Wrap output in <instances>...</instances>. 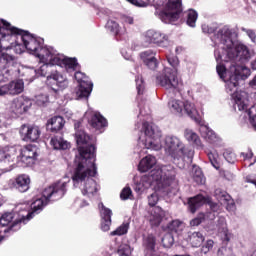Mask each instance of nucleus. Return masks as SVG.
Instances as JSON below:
<instances>
[{
    "label": "nucleus",
    "instance_id": "obj_21",
    "mask_svg": "<svg viewBox=\"0 0 256 256\" xmlns=\"http://www.w3.org/2000/svg\"><path fill=\"white\" fill-rule=\"evenodd\" d=\"M156 55L157 52L146 50L140 53V59L148 69H157L159 62H157Z\"/></svg>",
    "mask_w": 256,
    "mask_h": 256
},
{
    "label": "nucleus",
    "instance_id": "obj_1",
    "mask_svg": "<svg viewBox=\"0 0 256 256\" xmlns=\"http://www.w3.org/2000/svg\"><path fill=\"white\" fill-rule=\"evenodd\" d=\"M237 33L229 26L221 27L212 36L214 43V57L216 59V71L224 81L226 93L234 101V109L247 111L249 107V94L239 91V82L249 79L251 69L237 63H247L253 57V52L243 43L235 42Z\"/></svg>",
    "mask_w": 256,
    "mask_h": 256
},
{
    "label": "nucleus",
    "instance_id": "obj_22",
    "mask_svg": "<svg viewBox=\"0 0 256 256\" xmlns=\"http://www.w3.org/2000/svg\"><path fill=\"white\" fill-rule=\"evenodd\" d=\"M183 115H187V117H190L193 121H201L199 110H197V106L195 103L191 102V100H184Z\"/></svg>",
    "mask_w": 256,
    "mask_h": 256
},
{
    "label": "nucleus",
    "instance_id": "obj_50",
    "mask_svg": "<svg viewBox=\"0 0 256 256\" xmlns=\"http://www.w3.org/2000/svg\"><path fill=\"white\" fill-rule=\"evenodd\" d=\"M167 61L172 66L171 69H177L179 67V58L177 56H167Z\"/></svg>",
    "mask_w": 256,
    "mask_h": 256
},
{
    "label": "nucleus",
    "instance_id": "obj_52",
    "mask_svg": "<svg viewBox=\"0 0 256 256\" xmlns=\"http://www.w3.org/2000/svg\"><path fill=\"white\" fill-rule=\"evenodd\" d=\"M132 193L133 192L131 191V188L126 187L122 190L120 197H121V199H123L125 201V200L129 199V197H131Z\"/></svg>",
    "mask_w": 256,
    "mask_h": 256
},
{
    "label": "nucleus",
    "instance_id": "obj_31",
    "mask_svg": "<svg viewBox=\"0 0 256 256\" xmlns=\"http://www.w3.org/2000/svg\"><path fill=\"white\" fill-rule=\"evenodd\" d=\"M205 241V236L201 232H192L188 235V242L192 247H201Z\"/></svg>",
    "mask_w": 256,
    "mask_h": 256
},
{
    "label": "nucleus",
    "instance_id": "obj_7",
    "mask_svg": "<svg viewBox=\"0 0 256 256\" xmlns=\"http://www.w3.org/2000/svg\"><path fill=\"white\" fill-rule=\"evenodd\" d=\"M80 156L74 160V171L72 174V181L74 187H79L82 195L85 197H95L99 191V185L93 180L97 175V165H95V158L93 153H90L87 159L83 158V151Z\"/></svg>",
    "mask_w": 256,
    "mask_h": 256
},
{
    "label": "nucleus",
    "instance_id": "obj_42",
    "mask_svg": "<svg viewBox=\"0 0 256 256\" xmlns=\"http://www.w3.org/2000/svg\"><path fill=\"white\" fill-rule=\"evenodd\" d=\"M106 28L110 33H113L114 35H117L119 33V24L114 20H109L106 24Z\"/></svg>",
    "mask_w": 256,
    "mask_h": 256
},
{
    "label": "nucleus",
    "instance_id": "obj_58",
    "mask_svg": "<svg viewBox=\"0 0 256 256\" xmlns=\"http://www.w3.org/2000/svg\"><path fill=\"white\" fill-rule=\"evenodd\" d=\"M223 175H224L225 179H227L228 181L233 180V177H234V176H233V174H232L231 172H229V171H224Z\"/></svg>",
    "mask_w": 256,
    "mask_h": 256
},
{
    "label": "nucleus",
    "instance_id": "obj_63",
    "mask_svg": "<svg viewBox=\"0 0 256 256\" xmlns=\"http://www.w3.org/2000/svg\"><path fill=\"white\" fill-rule=\"evenodd\" d=\"M251 256H256V250L252 253Z\"/></svg>",
    "mask_w": 256,
    "mask_h": 256
},
{
    "label": "nucleus",
    "instance_id": "obj_6",
    "mask_svg": "<svg viewBox=\"0 0 256 256\" xmlns=\"http://www.w3.org/2000/svg\"><path fill=\"white\" fill-rule=\"evenodd\" d=\"M25 35L32 34L12 26L5 20H0V83L9 81L11 73L17 71V58L11 54V51L21 55L16 49L18 45H25V42L20 38Z\"/></svg>",
    "mask_w": 256,
    "mask_h": 256
},
{
    "label": "nucleus",
    "instance_id": "obj_25",
    "mask_svg": "<svg viewBox=\"0 0 256 256\" xmlns=\"http://www.w3.org/2000/svg\"><path fill=\"white\" fill-rule=\"evenodd\" d=\"M31 185V179L28 175L22 174L16 178V182L14 184L17 191L20 193H26V191H29Z\"/></svg>",
    "mask_w": 256,
    "mask_h": 256
},
{
    "label": "nucleus",
    "instance_id": "obj_4",
    "mask_svg": "<svg viewBox=\"0 0 256 256\" xmlns=\"http://www.w3.org/2000/svg\"><path fill=\"white\" fill-rule=\"evenodd\" d=\"M71 179L64 177L56 183L46 187L40 196H37L31 204V211L29 206L20 205L14 212L5 213L0 218V225L2 227H9L11 231H19L21 225H27L31 219L38 213L43 211L46 205H49L50 201H59L67 192V183Z\"/></svg>",
    "mask_w": 256,
    "mask_h": 256
},
{
    "label": "nucleus",
    "instance_id": "obj_46",
    "mask_svg": "<svg viewBox=\"0 0 256 256\" xmlns=\"http://www.w3.org/2000/svg\"><path fill=\"white\" fill-rule=\"evenodd\" d=\"M130 3L136 7H147V5L155 3V0H130Z\"/></svg>",
    "mask_w": 256,
    "mask_h": 256
},
{
    "label": "nucleus",
    "instance_id": "obj_54",
    "mask_svg": "<svg viewBox=\"0 0 256 256\" xmlns=\"http://www.w3.org/2000/svg\"><path fill=\"white\" fill-rule=\"evenodd\" d=\"M101 229L103 231H109V229H111V219H102Z\"/></svg>",
    "mask_w": 256,
    "mask_h": 256
},
{
    "label": "nucleus",
    "instance_id": "obj_32",
    "mask_svg": "<svg viewBox=\"0 0 256 256\" xmlns=\"http://www.w3.org/2000/svg\"><path fill=\"white\" fill-rule=\"evenodd\" d=\"M144 246L146 247V255L149 256H157V254H155V236L153 235H148L145 239H144Z\"/></svg>",
    "mask_w": 256,
    "mask_h": 256
},
{
    "label": "nucleus",
    "instance_id": "obj_48",
    "mask_svg": "<svg viewBox=\"0 0 256 256\" xmlns=\"http://www.w3.org/2000/svg\"><path fill=\"white\" fill-rule=\"evenodd\" d=\"M215 245V242L213 240H207L206 243L203 244L201 248V253L204 255H207L211 249H213V246Z\"/></svg>",
    "mask_w": 256,
    "mask_h": 256
},
{
    "label": "nucleus",
    "instance_id": "obj_3",
    "mask_svg": "<svg viewBox=\"0 0 256 256\" xmlns=\"http://www.w3.org/2000/svg\"><path fill=\"white\" fill-rule=\"evenodd\" d=\"M161 130L153 123L143 122L136 153H147V149L152 151H161L164 147L166 155H169L180 169L185 167V159H193L195 151L189 149L182 140L175 135L165 136L163 142Z\"/></svg>",
    "mask_w": 256,
    "mask_h": 256
},
{
    "label": "nucleus",
    "instance_id": "obj_24",
    "mask_svg": "<svg viewBox=\"0 0 256 256\" xmlns=\"http://www.w3.org/2000/svg\"><path fill=\"white\" fill-rule=\"evenodd\" d=\"M157 165V158L153 155H147L144 158H142L138 165V171L141 173H146V171H149L150 169H153Z\"/></svg>",
    "mask_w": 256,
    "mask_h": 256
},
{
    "label": "nucleus",
    "instance_id": "obj_20",
    "mask_svg": "<svg viewBox=\"0 0 256 256\" xmlns=\"http://www.w3.org/2000/svg\"><path fill=\"white\" fill-rule=\"evenodd\" d=\"M214 196L216 197L217 201H219L220 205L226 206V209L229 211V213H235V201L233 198H231V195L221 189H216Z\"/></svg>",
    "mask_w": 256,
    "mask_h": 256
},
{
    "label": "nucleus",
    "instance_id": "obj_10",
    "mask_svg": "<svg viewBox=\"0 0 256 256\" xmlns=\"http://www.w3.org/2000/svg\"><path fill=\"white\" fill-rule=\"evenodd\" d=\"M156 83L167 90L183 87V81L178 76V70L169 67H164L162 72L156 76Z\"/></svg>",
    "mask_w": 256,
    "mask_h": 256
},
{
    "label": "nucleus",
    "instance_id": "obj_51",
    "mask_svg": "<svg viewBox=\"0 0 256 256\" xmlns=\"http://www.w3.org/2000/svg\"><path fill=\"white\" fill-rule=\"evenodd\" d=\"M215 29H217V26L215 25H207V24L202 25L203 33H208V34L215 33Z\"/></svg>",
    "mask_w": 256,
    "mask_h": 256
},
{
    "label": "nucleus",
    "instance_id": "obj_47",
    "mask_svg": "<svg viewBox=\"0 0 256 256\" xmlns=\"http://www.w3.org/2000/svg\"><path fill=\"white\" fill-rule=\"evenodd\" d=\"M135 81L138 95H143V91H145V83L143 82V78L141 76H137Z\"/></svg>",
    "mask_w": 256,
    "mask_h": 256
},
{
    "label": "nucleus",
    "instance_id": "obj_37",
    "mask_svg": "<svg viewBox=\"0 0 256 256\" xmlns=\"http://www.w3.org/2000/svg\"><path fill=\"white\" fill-rule=\"evenodd\" d=\"M22 75L26 77V81H35V77L37 76V69L34 68H23Z\"/></svg>",
    "mask_w": 256,
    "mask_h": 256
},
{
    "label": "nucleus",
    "instance_id": "obj_49",
    "mask_svg": "<svg viewBox=\"0 0 256 256\" xmlns=\"http://www.w3.org/2000/svg\"><path fill=\"white\" fill-rule=\"evenodd\" d=\"M203 221H205V214H199L196 218L190 221V225L191 227H198Z\"/></svg>",
    "mask_w": 256,
    "mask_h": 256
},
{
    "label": "nucleus",
    "instance_id": "obj_36",
    "mask_svg": "<svg viewBox=\"0 0 256 256\" xmlns=\"http://www.w3.org/2000/svg\"><path fill=\"white\" fill-rule=\"evenodd\" d=\"M208 159L214 169H219V167H221V158H219V154L217 152H209Z\"/></svg>",
    "mask_w": 256,
    "mask_h": 256
},
{
    "label": "nucleus",
    "instance_id": "obj_44",
    "mask_svg": "<svg viewBox=\"0 0 256 256\" xmlns=\"http://www.w3.org/2000/svg\"><path fill=\"white\" fill-rule=\"evenodd\" d=\"M248 115L253 129L256 131V105L248 110Z\"/></svg>",
    "mask_w": 256,
    "mask_h": 256
},
{
    "label": "nucleus",
    "instance_id": "obj_33",
    "mask_svg": "<svg viewBox=\"0 0 256 256\" xmlns=\"http://www.w3.org/2000/svg\"><path fill=\"white\" fill-rule=\"evenodd\" d=\"M191 176L197 185H203V183H205V176L203 175V171H201L199 166H193Z\"/></svg>",
    "mask_w": 256,
    "mask_h": 256
},
{
    "label": "nucleus",
    "instance_id": "obj_55",
    "mask_svg": "<svg viewBox=\"0 0 256 256\" xmlns=\"http://www.w3.org/2000/svg\"><path fill=\"white\" fill-rule=\"evenodd\" d=\"M121 53L124 59H126L127 61H131L132 59L131 51L127 52V50H122Z\"/></svg>",
    "mask_w": 256,
    "mask_h": 256
},
{
    "label": "nucleus",
    "instance_id": "obj_11",
    "mask_svg": "<svg viewBox=\"0 0 256 256\" xmlns=\"http://www.w3.org/2000/svg\"><path fill=\"white\" fill-rule=\"evenodd\" d=\"M181 11H183L181 0H168L165 7L156 8V14L163 23H175L179 19Z\"/></svg>",
    "mask_w": 256,
    "mask_h": 256
},
{
    "label": "nucleus",
    "instance_id": "obj_17",
    "mask_svg": "<svg viewBox=\"0 0 256 256\" xmlns=\"http://www.w3.org/2000/svg\"><path fill=\"white\" fill-rule=\"evenodd\" d=\"M144 47H149L151 43H154V45H160L163 46V43H167L169 41V38L167 35L161 33L157 30H148L144 34Z\"/></svg>",
    "mask_w": 256,
    "mask_h": 256
},
{
    "label": "nucleus",
    "instance_id": "obj_60",
    "mask_svg": "<svg viewBox=\"0 0 256 256\" xmlns=\"http://www.w3.org/2000/svg\"><path fill=\"white\" fill-rule=\"evenodd\" d=\"M251 68L256 71V59L251 62Z\"/></svg>",
    "mask_w": 256,
    "mask_h": 256
},
{
    "label": "nucleus",
    "instance_id": "obj_38",
    "mask_svg": "<svg viewBox=\"0 0 256 256\" xmlns=\"http://www.w3.org/2000/svg\"><path fill=\"white\" fill-rule=\"evenodd\" d=\"M199 17V14H197V11L195 10H189L187 14V25L189 27H195V23H197V19Z\"/></svg>",
    "mask_w": 256,
    "mask_h": 256
},
{
    "label": "nucleus",
    "instance_id": "obj_28",
    "mask_svg": "<svg viewBox=\"0 0 256 256\" xmlns=\"http://www.w3.org/2000/svg\"><path fill=\"white\" fill-rule=\"evenodd\" d=\"M65 126V120L61 116H54L47 122V127L52 131V133H55L56 131H61L63 127Z\"/></svg>",
    "mask_w": 256,
    "mask_h": 256
},
{
    "label": "nucleus",
    "instance_id": "obj_39",
    "mask_svg": "<svg viewBox=\"0 0 256 256\" xmlns=\"http://www.w3.org/2000/svg\"><path fill=\"white\" fill-rule=\"evenodd\" d=\"M223 157L227 163H235L237 161V155L233 152V149L227 148L223 152Z\"/></svg>",
    "mask_w": 256,
    "mask_h": 256
},
{
    "label": "nucleus",
    "instance_id": "obj_57",
    "mask_svg": "<svg viewBox=\"0 0 256 256\" xmlns=\"http://www.w3.org/2000/svg\"><path fill=\"white\" fill-rule=\"evenodd\" d=\"M123 23H125L126 25H133V17L124 16L123 17Z\"/></svg>",
    "mask_w": 256,
    "mask_h": 256
},
{
    "label": "nucleus",
    "instance_id": "obj_19",
    "mask_svg": "<svg viewBox=\"0 0 256 256\" xmlns=\"http://www.w3.org/2000/svg\"><path fill=\"white\" fill-rule=\"evenodd\" d=\"M25 90V82L23 80H14L9 84L0 86V97L3 95H19L22 91Z\"/></svg>",
    "mask_w": 256,
    "mask_h": 256
},
{
    "label": "nucleus",
    "instance_id": "obj_2",
    "mask_svg": "<svg viewBox=\"0 0 256 256\" xmlns=\"http://www.w3.org/2000/svg\"><path fill=\"white\" fill-rule=\"evenodd\" d=\"M176 175L175 168L168 165L156 168L146 175L134 177V191L136 193H143L147 189H153L155 191L148 196V205L152 208L148 210V214L146 215L152 227H159L161 221H163V217H165V211L155 205L159 203V194L169 195L171 193V186L175 185L173 181H175Z\"/></svg>",
    "mask_w": 256,
    "mask_h": 256
},
{
    "label": "nucleus",
    "instance_id": "obj_59",
    "mask_svg": "<svg viewBox=\"0 0 256 256\" xmlns=\"http://www.w3.org/2000/svg\"><path fill=\"white\" fill-rule=\"evenodd\" d=\"M76 205H80V207H87V205H89V203L85 200H83V201L77 200Z\"/></svg>",
    "mask_w": 256,
    "mask_h": 256
},
{
    "label": "nucleus",
    "instance_id": "obj_41",
    "mask_svg": "<svg viewBox=\"0 0 256 256\" xmlns=\"http://www.w3.org/2000/svg\"><path fill=\"white\" fill-rule=\"evenodd\" d=\"M173 243H175V239L173 238V234L167 233L163 238H162V245L163 247H166L169 249V247H173Z\"/></svg>",
    "mask_w": 256,
    "mask_h": 256
},
{
    "label": "nucleus",
    "instance_id": "obj_30",
    "mask_svg": "<svg viewBox=\"0 0 256 256\" xmlns=\"http://www.w3.org/2000/svg\"><path fill=\"white\" fill-rule=\"evenodd\" d=\"M50 145L56 151H61V150L69 149V142L65 141L60 136L52 137L51 140H50Z\"/></svg>",
    "mask_w": 256,
    "mask_h": 256
},
{
    "label": "nucleus",
    "instance_id": "obj_15",
    "mask_svg": "<svg viewBox=\"0 0 256 256\" xmlns=\"http://www.w3.org/2000/svg\"><path fill=\"white\" fill-rule=\"evenodd\" d=\"M20 135L23 141H30L35 143L39 141V138L41 137V128L35 125L24 124L20 127Z\"/></svg>",
    "mask_w": 256,
    "mask_h": 256
},
{
    "label": "nucleus",
    "instance_id": "obj_34",
    "mask_svg": "<svg viewBox=\"0 0 256 256\" xmlns=\"http://www.w3.org/2000/svg\"><path fill=\"white\" fill-rule=\"evenodd\" d=\"M168 230L170 233H181L183 229H185V223H183L181 220H173L170 223H168Z\"/></svg>",
    "mask_w": 256,
    "mask_h": 256
},
{
    "label": "nucleus",
    "instance_id": "obj_9",
    "mask_svg": "<svg viewBox=\"0 0 256 256\" xmlns=\"http://www.w3.org/2000/svg\"><path fill=\"white\" fill-rule=\"evenodd\" d=\"M76 134L75 139L76 143L78 145V154L76 155L74 161L77 159V157H81V151H82V157L83 159H86L87 163H89V155L91 153L94 156V162H95V140L91 138V136L87 135L85 131L78 130L79 127H81V123H75L74 125Z\"/></svg>",
    "mask_w": 256,
    "mask_h": 256
},
{
    "label": "nucleus",
    "instance_id": "obj_61",
    "mask_svg": "<svg viewBox=\"0 0 256 256\" xmlns=\"http://www.w3.org/2000/svg\"><path fill=\"white\" fill-rule=\"evenodd\" d=\"M140 116H145V110H143V108H140Z\"/></svg>",
    "mask_w": 256,
    "mask_h": 256
},
{
    "label": "nucleus",
    "instance_id": "obj_18",
    "mask_svg": "<svg viewBox=\"0 0 256 256\" xmlns=\"http://www.w3.org/2000/svg\"><path fill=\"white\" fill-rule=\"evenodd\" d=\"M48 83H53L54 85L51 86L52 90L55 91V93L59 91H64V89H67L69 87V80L67 77L63 76L59 72H55L47 76Z\"/></svg>",
    "mask_w": 256,
    "mask_h": 256
},
{
    "label": "nucleus",
    "instance_id": "obj_12",
    "mask_svg": "<svg viewBox=\"0 0 256 256\" xmlns=\"http://www.w3.org/2000/svg\"><path fill=\"white\" fill-rule=\"evenodd\" d=\"M74 78L79 84L74 92L76 99H89V96L93 91V82H91L89 77L80 71L75 72Z\"/></svg>",
    "mask_w": 256,
    "mask_h": 256
},
{
    "label": "nucleus",
    "instance_id": "obj_27",
    "mask_svg": "<svg viewBox=\"0 0 256 256\" xmlns=\"http://www.w3.org/2000/svg\"><path fill=\"white\" fill-rule=\"evenodd\" d=\"M185 100L172 99L168 102L169 111L173 113V115H178L179 117H183V106Z\"/></svg>",
    "mask_w": 256,
    "mask_h": 256
},
{
    "label": "nucleus",
    "instance_id": "obj_5",
    "mask_svg": "<svg viewBox=\"0 0 256 256\" xmlns=\"http://www.w3.org/2000/svg\"><path fill=\"white\" fill-rule=\"evenodd\" d=\"M24 45L16 46V53H25L27 51L30 55H34L43 63L37 71V77H46L49 71L55 65L66 69L67 73H73L79 69V63L75 58H67L63 54H59L55 48L43 45L44 40L33 35L19 36Z\"/></svg>",
    "mask_w": 256,
    "mask_h": 256
},
{
    "label": "nucleus",
    "instance_id": "obj_14",
    "mask_svg": "<svg viewBox=\"0 0 256 256\" xmlns=\"http://www.w3.org/2000/svg\"><path fill=\"white\" fill-rule=\"evenodd\" d=\"M205 203H208V205H209L211 211H213V213H217V211H219V209H221V205L211 202V200H209V198H206L203 195H197L193 198H189L188 207H189V210L191 211V213H195V211H197L198 208L201 207L202 205H205Z\"/></svg>",
    "mask_w": 256,
    "mask_h": 256
},
{
    "label": "nucleus",
    "instance_id": "obj_13",
    "mask_svg": "<svg viewBox=\"0 0 256 256\" xmlns=\"http://www.w3.org/2000/svg\"><path fill=\"white\" fill-rule=\"evenodd\" d=\"M31 107H33V101L28 97L20 96L10 102L8 111L12 117H21V115L28 113Z\"/></svg>",
    "mask_w": 256,
    "mask_h": 256
},
{
    "label": "nucleus",
    "instance_id": "obj_26",
    "mask_svg": "<svg viewBox=\"0 0 256 256\" xmlns=\"http://www.w3.org/2000/svg\"><path fill=\"white\" fill-rule=\"evenodd\" d=\"M184 138L188 143H192V145H195L197 149H203V142H201V138H199V135L195 133V131L191 129H186L184 131Z\"/></svg>",
    "mask_w": 256,
    "mask_h": 256
},
{
    "label": "nucleus",
    "instance_id": "obj_64",
    "mask_svg": "<svg viewBox=\"0 0 256 256\" xmlns=\"http://www.w3.org/2000/svg\"><path fill=\"white\" fill-rule=\"evenodd\" d=\"M0 241H3V236L0 234Z\"/></svg>",
    "mask_w": 256,
    "mask_h": 256
},
{
    "label": "nucleus",
    "instance_id": "obj_35",
    "mask_svg": "<svg viewBox=\"0 0 256 256\" xmlns=\"http://www.w3.org/2000/svg\"><path fill=\"white\" fill-rule=\"evenodd\" d=\"M128 231H129V222H124L119 227H117L114 231L110 232V235L112 237H115V236L121 237V235H127Z\"/></svg>",
    "mask_w": 256,
    "mask_h": 256
},
{
    "label": "nucleus",
    "instance_id": "obj_40",
    "mask_svg": "<svg viewBox=\"0 0 256 256\" xmlns=\"http://www.w3.org/2000/svg\"><path fill=\"white\" fill-rule=\"evenodd\" d=\"M99 209H100V215L102 217V219H111L112 215H113V211H111V209L105 207V205L103 203H100L98 205Z\"/></svg>",
    "mask_w": 256,
    "mask_h": 256
},
{
    "label": "nucleus",
    "instance_id": "obj_16",
    "mask_svg": "<svg viewBox=\"0 0 256 256\" xmlns=\"http://www.w3.org/2000/svg\"><path fill=\"white\" fill-rule=\"evenodd\" d=\"M84 118L88 120V123L94 129H103V127H107V119H105L101 113L93 111L91 108L86 111Z\"/></svg>",
    "mask_w": 256,
    "mask_h": 256
},
{
    "label": "nucleus",
    "instance_id": "obj_29",
    "mask_svg": "<svg viewBox=\"0 0 256 256\" xmlns=\"http://www.w3.org/2000/svg\"><path fill=\"white\" fill-rule=\"evenodd\" d=\"M217 227L218 231L223 235V241L229 243V241H231V234L229 233V229H227V220L225 217L220 216L218 218Z\"/></svg>",
    "mask_w": 256,
    "mask_h": 256
},
{
    "label": "nucleus",
    "instance_id": "obj_8",
    "mask_svg": "<svg viewBox=\"0 0 256 256\" xmlns=\"http://www.w3.org/2000/svg\"><path fill=\"white\" fill-rule=\"evenodd\" d=\"M16 159L18 167H31L37 159V147L28 145L20 149L17 155V148L5 147L0 149V161L3 163H13Z\"/></svg>",
    "mask_w": 256,
    "mask_h": 256
},
{
    "label": "nucleus",
    "instance_id": "obj_53",
    "mask_svg": "<svg viewBox=\"0 0 256 256\" xmlns=\"http://www.w3.org/2000/svg\"><path fill=\"white\" fill-rule=\"evenodd\" d=\"M241 31H243L244 33H246V35L249 37V39H251V41L253 43H255V39H256V34L255 31L251 30V29H247V28H241Z\"/></svg>",
    "mask_w": 256,
    "mask_h": 256
},
{
    "label": "nucleus",
    "instance_id": "obj_62",
    "mask_svg": "<svg viewBox=\"0 0 256 256\" xmlns=\"http://www.w3.org/2000/svg\"><path fill=\"white\" fill-rule=\"evenodd\" d=\"M223 249H224V248H220V249L218 250V255H223Z\"/></svg>",
    "mask_w": 256,
    "mask_h": 256
},
{
    "label": "nucleus",
    "instance_id": "obj_23",
    "mask_svg": "<svg viewBox=\"0 0 256 256\" xmlns=\"http://www.w3.org/2000/svg\"><path fill=\"white\" fill-rule=\"evenodd\" d=\"M200 135L208 141V143H212L213 145H217V143H221V138L215 134V132L209 128L207 125H200L199 128Z\"/></svg>",
    "mask_w": 256,
    "mask_h": 256
},
{
    "label": "nucleus",
    "instance_id": "obj_56",
    "mask_svg": "<svg viewBox=\"0 0 256 256\" xmlns=\"http://www.w3.org/2000/svg\"><path fill=\"white\" fill-rule=\"evenodd\" d=\"M241 156L244 157V159L247 161L249 159H253V152L252 151H248V152H242Z\"/></svg>",
    "mask_w": 256,
    "mask_h": 256
},
{
    "label": "nucleus",
    "instance_id": "obj_43",
    "mask_svg": "<svg viewBox=\"0 0 256 256\" xmlns=\"http://www.w3.org/2000/svg\"><path fill=\"white\" fill-rule=\"evenodd\" d=\"M131 253H132L131 246L127 244H122L118 248L119 256H131Z\"/></svg>",
    "mask_w": 256,
    "mask_h": 256
},
{
    "label": "nucleus",
    "instance_id": "obj_45",
    "mask_svg": "<svg viewBox=\"0 0 256 256\" xmlns=\"http://www.w3.org/2000/svg\"><path fill=\"white\" fill-rule=\"evenodd\" d=\"M35 101L39 107H43V105H47V103H49V96H47V94H40L36 96Z\"/></svg>",
    "mask_w": 256,
    "mask_h": 256
}]
</instances>
